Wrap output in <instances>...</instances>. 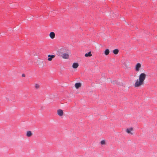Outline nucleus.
Returning a JSON list of instances; mask_svg holds the SVG:
<instances>
[{
	"instance_id": "f257e3e1",
	"label": "nucleus",
	"mask_w": 157,
	"mask_h": 157,
	"mask_svg": "<svg viewBox=\"0 0 157 157\" xmlns=\"http://www.w3.org/2000/svg\"><path fill=\"white\" fill-rule=\"evenodd\" d=\"M146 76V75L144 73H143L140 74L139 76V79L136 81L134 84V86L137 87L143 85Z\"/></svg>"
},
{
	"instance_id": "f03ea898",
	"label": "nucleus",
	"mask_w": 157,
	"mask_h": 157,
	"mask_svg": "<svg viewBox=\"0 0 157 157\" xmlns=\"http://www.w3.org/2000/svg\"><path fill=\"white\" fill-rule=\"evenodd\" d=\"M59 56H61L63 59H68L69 57L70 53L67 52V50L65 48H61L59 51Z\"/></svg>"
},
{
	"instance_id": "7ed1b4c3",
	"label": "nucleus",
	"mask_w": 157,
	"mask_h": 157,
	"mask_svg": "<svg viewBox=\"0 0 157 157\" xmlns=\"http://www.w3.org/2000/svg\"><path fill=\"white\" fill-rule=\"evenodd\" d=\"M141 67V65L140 63H137L135 67V70L137 71H138Z\"/></svg>"
},
{
	"instance_id": "20e7f679",
	"label": "nucleus",
	"mask_w": 157,
	"mask_h": 157,
	"mask_svg": "<svg viewBox=\"0 0 157 157\" xmlns=\"http://www.w3.org/2000/svg\"><path fill=\"white\" fill-rule=\"evenodd\" d=\"M126 132L128 134H130L131 135H132L133 134V129L132 128H127L126 130Z\"/></svg>"
},
{
	"instance_id": "39448f33",
	"label": "nucleus",
	"mask_w": 157,
	"mask_h": 157,
	"mask_svg": "<svg viewBox=\"0 0 157 157\" xmlns=\"http://www.w3.org/2000/svg\"><path fill=\"white\" fill-rule=\"evenodd\" d=\"M57 113L59 116H62L63 114V112L62 110L61 109H58L57 111Z\"/></svg>"
},
{
	"instance_id": "423d86ee",
	"label": "nucleus",
	"mask_w": 157,
	"mask_h": 157,
	"mask_svg": "<svg viewBox=\"0 0 157 157\" xmlns=\"http://www.w3.org/2000/svg\"><path fill=\"white\" fill-rule=\"evenodd\" d=\"M55 56L54 55H48V60L49 61H51L52 59L54 58Z\"/></svg>"
},
{
	"instance_id": "0eeeda50",
	"label": "nucleus",
	"mask_w": 157,
	"mask_h": 157,
	"mask_svg": "<svg viewBox=\"0 0 157 157\" xmlns=\"http://www.w3.org/2000/svg\"><path fill=\"white\" fill-rule=\"evenodd\" d=\"M33 135V133L31 131H27L26 132V136L27 137H29Z\"/></svg>"
},
{
	"instance_id": "6e6552de",
	"label": "nucleus",
	"mask_w": 157,
	"mask_h": 157,
	"mask_svg": "<svg viewBox=\"0 0 157 157\" xmlns=\"http://www.w3.org/2000/svg\"><path fill=\"white\" fill-rule=\"evenodd\" d=\"M49 36L51 39H54L55 37V34L53 32H51L49 34Z\"/></svg>"
},
{
	"instance_id": "1a4fd4ad",
	"label": "nucleus",
	"mask_w": 157,
	"mask_h": 157,
	"mask_svg": "<svg viewBox=\"0 0 157 157\" xmlns=\"http://www.w3.org/2000/svg\"><path fill=\"white\" fill-rule=\"evenodd\" d=\"M75 86L76 89H78L81 86V84L79 82L76 83L75 84Z\"/></svg>"
},
{
	"instance_id": "9d476101",
	"label": "nucleus",
	"mask_w": 157,
	"mask_h": 157,
	"mask_svg": "<svg viewBox=\"0 0 157 157\" xmlns=\"http://www.w3.org/2000/svg\"><path fill=\"white\" fill-rule=\"evenodd\" d=\"M78 66V64L77 63H73L72 65V67L74 68H77Z\"/></svg>"
},
{
	"instance_id": "9b49d317",
	"label": "nucleus",
	"mask_w": 157,
	"mask_h": 157,
	"mask_svg": "<svg viewBox=\"0 0 157 157\" xmlns=\"http://www.w3.org/2000/svg\"><path fill=\"white\" fill-rule=\"evenodd\" d=\"M85 56L86 57H90L91 56L92 54H91V52H89L88 53L85 54Z\"/></svg>"
},
{
	"instance_id": "f8f14e48",
	"label": "nucleus",
	"mask_w": 157,
	"mask_h": 157,
	"mask_svg": "<svg viewBox=\"0 0 157 157\" xmlns=\"http://www.w3.org/2000/svg\"><path fill=\"white\" fill-rule=\"evenodd\" d=\"M109 50L108 49H106L105 50L104 53L106 55H107L109 54Z\"/></svg>"
},
{
	"instance_id": "ddd939ff",
	"label": "nucleus",
	"mask_w": 157,
	"mask_h": 157,
	"mask_svg": "<svg viewBox=\"0 0 157 157\" xmlns=\"http://www.w3.org/2000/svg\"><path fill=\"white\" fill-rule=\"evenodd\" d=\"M113 53L115 54H118V52H119V51H118V50L117 49H115L114 50H113Z\"/></svg>"
},
{
	"instance_id": "4468645a",
	"label": "nucleus",
	"mask_w": 157,
	"mask_h": 157,
	"mask_svg": "<svg viewBox=\"0 0 157 157\" xmlns=\"http://www.w3.org/2000/svg\"><path fill=\"white\" fill-rule=\"evenodd\" d=\"M40 85L39 84H37V83H36L35 84V88H36V89H38V88H39L40 87Z\"/></svg>"
},
{
	"instance_id": "2eb2a0df",
	"label": "nucleus",
	"mask_w": 157,
	"mask_h": 157,
	"mask_svg": "<svg viewBox=\"0 0 157 157\" xmlns=\"http://www.w3.org/2000/svg\"><path fill=\"white\" fill-rule=\"evenodd\" d=\"M101 144L102 145H104L105 144V141L104 140H102L101 141Z\"/></svg>"
},
{
	"instance_id": "dca6fc26",
	"label": "nucleus",
	"mask_w": 157,
	"mask_h": 157,
	"mask_svg": "<svg viewBox=\"0 0 157 157\" xmlns=\"http://www.w3.org/2000/svg\"><path fill=\"white\" fill-rule=\"evenodd\" d=\"M22 76L23 77H25V75L24 74H22Z\"/></svg>"
},
{
	"instance_id": "f3484780",
	"label": "nucleus",
	"mask_w": 157,
	"mask_h": 157,
	"mask_svg": "<svg viewBox=\"0 0 157 157\" xmlns=\"http://www.w3.org/2000/svg\"><path fill=\"white\" fill-rule=\"evenodd\" d=\"M6 98L7 99V100H8V99L7 98Z\"/></svg>"
}]
</instances>
